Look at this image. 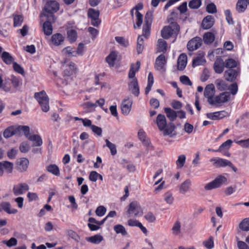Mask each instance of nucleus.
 Instances as JSON below:
<instances>
[{
  "label": "nucleus",
  "instance_id": "8fccbe9b",
  "mask_svg": "<svg viewBox=\"0 0 249 249\" xmlns=\"http://www.w3.org/2000/svg\"><path fill=\"white\" fill-rule=\"evenodd\" d=\"M140 62L139 61H137V66H136V70H133V67H131L130 71L128 73V77L133 79V78H136L135 74L137 71H138L140 67Z\"/></svg>",
  "mask_w": 249,
  "mask_h": 249
},
{
  "label": "nucleus",
  "instance_id": "bf43d9fd",
  "mask_svg": "<svg viewBox=\"0 0 249 249\" xmlns=\"http://www.w3.org/2000/svg\"><path fill=\"white\" fill-rule=\"evenodd\" d=\"M206 11L209 13H216L217 12L216 7L213 3H211L207 5L206 7Z\"/></svg>",
  "mask_w": 249,
  "mask_h": 249
},
{
  "label": "nucleus",
  "instance_id": "a18cd8bd",
  "mask_svg": "<svg viewBox=\"0 0 249 249\" xmlns=\"http://www.w3.org/2000/svg\"><path fill=\"white\" fill-rule=\"evenodd\" d=\"M225 67L229 69H234L237 67V62L232 58H229L226 60Z\"/></svg>",
  "mask_w": 249,
  "mask_h": 249
},
{
  "label": "nucleus",
  "instance_id": "423d86ee",
  "mask_svg": "<svg viewBox=\"0 0 249 249\" xmlns=\"http://www.w3.org/2000/svg\"><path fill=\"white\" fill-rule=\"evenodd\" d=\"M153 20V12L148 11L146 13L144 18V24L142 28V36L148 38L150 34V27Z\"/></svg>",
  "mask_w": 249,
  "mask_h": 249
},
{
  "label": "nucleus",
  "instance_id": "13d9d810",
  "mask_svg": "<svg viewBox=\"0 0 249 249\" xmlns=\"http://www.w3.org/2000/svg\"><path fill=\"white\" fill-rule=\"evenodd\" d=\"M216 120L221 119L229 116V113L225 110L215 112Z\"/></svg>",
  "mask_w": 249,
  "mask_h": 249
},
{
  "label": "nucleus",
  "instance_id": "ea45409f",
  "mask_svg": "<svg viewBox=\"0 0 249 249\" xmlns=\"http://www.w3.org/2000/svg\"><path fill=\"white\" fill-rule=\"evenodd\" d=\"M171 231L172 234L174 235H178L180 233L181 223L179 221H177L175 222Z\"/></svg>",
  "mask_w": 249,
  "mask_h": 249
},
{
  "label": "nucleus",
  "instance_id": "3c124183",
  "mask_svg": "<svg viewBox=\"0 0 249 249\" xmlns=\"http://www.w3.org/2000/svg\"><path fill=\"white\" fill-rule=\"evenodd\" d=\"M186 160V156L184 155H180L178 157L176 161V165L178 168H181L184 164Z\"/></svg>",
  "mask_w": 249,
  "mask_h": 249
},
{
  "label": "nucleus",
  "instance_id": "603ef678",
  "mask_svg": "<svg viewBox=\"0 0 249 249\" xmlns=\"http://www.w3.org/2000/svg\"><path fill=\"white\" fill-rule=\"evenodd\" d=\"M201 4L200 0H192L189 3V7L191 9H197Z\"/></svg>",
  "mask_w": 249,
  "mask_h": 249
},
{
  "label": "nucleus",
  "instance_id": "5701e85b",
  "mask_svg": "<svg viewBox=\"0 0 249 249\" xmlns=\"http://www.w3.org/2000/svg\"><path fill=\"white\" fill-rule=\"evenodd\" d=\"M187 62V55L184 53H181L178 59V69L179 71L183 70L186 66Z\"/></svg>",
  "mask_w": 249,
  "mask_h": 249
},
{
  "label": "nucleus",
  "instance_id": "6e6d98bb",
  "mask_svg": "<svg viewBox=\"0 0 249 249\" xmlns=\"http://www.w3.org/2000/svg\"><path fill=\"white\" fill-rule=\"evenodd\" d=\"M115 40L119 44L124 47H126L129 45L128 41L123 37L116 36L115 37Z\"/></svg>",
  "mask_w": 249,
  "mask_h": 249
},
{
  "label": "nucleus",
  "instance_id": "6ab92c4d",
  "mask_svg": "<svg viewBox=\"0 0 249 249\" xmlns=\"http://www.w3.org/2000/svg\"><path fill=\"white\" fill-rule=\"evenodd\" d=\"M46 21L43 23V30L44 34L47 36L51 35L53 33V27L52 26V22H54L55 20V18H54L53 20L49 19V17H46Z\"/></svg>",
  "mask_w": 249,
  "mask_h": 249
},
{
  "label": "nucleus",
  "instance_id": "f3484780",
  "mask_svg": "<svg viewBox=\"0 0 249 249\" xmlns=\"http://www.w3.org/2000/svg\"><path fill=\"white\" fill-rule=\"evenodd\" d=\"M128 89L135 96L138 97L140 93L139 87L136 78H133L128 84Z\"/></svg>",
  "mask_w": 249,
  "mask_h": 249
},
{
  "label": "nucleus",
  "instance_id": "37998d69",
  "mask_svg": "<svg viewBox=\"0 0 249 249\" xmlns=\"http://www.w3.org/2000/svg\"><path fill=\"white\" fill-rule=\"evenodd\" d=\"M240 229L244 231H249V217L244 219L239 224Z\"/></svg>",
  "mask_w": 249,
  "mask_h": 249
},
{
  "label": "nucleus",
  "instance_id": "1a4fd4ad",
  "mask_svg": "<svg viewBox=\"0 0 249 249\" xmlns=\"http://www.w3.org/2000/svg\"><path fill=\"white\" fill-rule=\"evenodd\" d=\"M100 12L98 10L89 8L88 10V16L91 19V24L95 27H98L101 23L99 17Z\"/></svg>",
  "mask_w": 249,
  "mask_h": 249
},
{
  "label": "nucleus",
  "instance_id": "09e8293b",
  "mask_svg": "<svg viewBox=\"0 0 249 249\" xmlns=\"http://www.w3.org/2000/svg\"><path fill=\"white\" fill-rule=\"evenodd\" d=\"M14 126L7 128L3 132V136L5 138H9L14 135Z\"/></svg>",
  "mask_w": 249,
  "mask_h": 249
},
{
  "label": "nucleus",
  "instance_id": "79ce46f5",
  "mask_svg": "<svg viewBox=\"0 0 249 249\" xmlns=\"http://www.w3.org/2000/svg\"><path fill=\"white\" fill-rule=\"evenodd\" d=\"M113 229L117 234H121L123 236H125L127 234L124 227L121 224L115 225Z\"/></svg>",
  "mask_w": 249,
  "mask_h": 249
},
{
  "label": "nucleus",
  "instance_id": "58836bf2",
  "mask_svg": "<svg viewBox=\"0 0 249 249\" xmlns=\"http://www.w3.org/2000/svg\"><path fill=\"white\" fill-rule=\"evenodd\" d=\"M167 44L165 41L162 39H159L158 41V51L164 53L166 51Z\"/></svg>",
  "mask_w": 249,
  "mask_h": 249
},
{
  "label": "nucleus",
  "instance_id": "c03bdc74",
  "mask_svg": "<svg viewBox=\"0 0 249 249\" xmlns=\"http://www.w3.org/2000/svg\"><path fill=\"white\" fill-rule=\"evenodd\" d=\"M144 49V41L142 36H138L137 39V52L138 54L142 52Z\"/></svg>",
  "mask_w": 249,
  "mask_h": 249
},
{
  "label": "nucleus",
  "instance_id": "cd10ccee",
  "mask_svg": "<svg viewBox=\"0 0 249 249\" xmlns=\"http://www.w3.org/2000/svg\"><path fill=\"white\" fill-rule=\"evenodd\" d=\"M215 33L213 32H208L205 33L203 36L204 42L206 44L212 43L215 39Z\"/></svg>",
  "mask_w": 249,
  "mask_h": 249
},
{
  "label": "nucleus",
  "instance_id": "2eb2a0df",
  "mask_svg": "<svg viewBox=\"0 0 249 249\" xmlns=\"http://www.w3.org/2000/svg\"><path fill=\"white\" fill-rule=\"evenodd\" d=\"M192 183L190 179H187L178 186L179 193L185 195L189 192L191 188Z\"/></svg>",
  "mask_w": 249,
  "mask_h": 249
},
{
  "label": "nucleus",
  "instance_id": "4c0bfd02",
  "mask_svg": "<svg viewBox=\"0 0 249 249\" xmlns=\"http://www.w3.org/2000/svg\"><path fill=\"white\" fill-rule=\"evenodd\" d=\"M46 170L48 172L56 176H58L60 175L59 169L56 164H50L48 165L46 168Z\"/></svg>",
  "mask_w": 249,
  "mask_h": 249
},
{
  "label": "nucleus",
  "instance_id": "e2e57ef3",
  "mask_svg": "<svg viewBox=\"0 0 249 249\" xmlns=\"http://www.w3.org/2000/svg\"><path fill=\"white\" fill-rule=\"evenodd\" d=\"M136 25L138 27H140L143 21V15L141 14L139 11H136Z\"/></svg>",
  "mask_w": 249,
  "mask_h": 249
},
{
  "label": "nucleus",
  "instance_id": "72a5a7b5",
  "mask_svg": "<svg viewBox=\"0 0 249 249\" xmlns=\"http://www.w3.org/2000/svg\"><path fill=\"white\" fill-rule=\"evenodd\" d=\"M103 237L100 234H96L93 236L87 237V241L90 242L94 244H99L103 240Z\"/></svg>",
  "mask_w": 249,
  "mask_h": 249
},
{
  "label": "nucleus",
  "instance_id": "4468645a",
  "mask_svg": "<svg viewBox=\"0 0 249 249\" xmlns=\"http://www.w3.org/2000/svg\"><path fill=\"white\" fill-rule=\"evenodd\" d=\"M167 60L163 54H160L156 59L155 63V69L160 71H165V66Z\"/></svg>",
  "mask_w": 249,
  "mask_h": 249
},
{
  "label": "nucleus",
  "instance_id": "473e14b6",
  "mask_svg": "<svg viewBox=\"0 0 249 249\" xmlns=\"http://www.w3.org/2000/svg\"><path fill=\"white\" fill-rule=\"evenodd\" d=\"M248 1L247 0H238L236 5V9L239 13L243 12L247 8Z\"/></svg>",
  "mask_w": 249,
  "mask_h": 249
},
{
  "label": "nucleus",
  "instance_id": "0eeeda50",
  "mask_svg": "<svg viewBox=\"0 0 249 249\" xmlns=\"http://www.w3.org/2000/svg\"><path fill=\"white\" fill-rule=\"evenodd\" d=\"M226 181L227 178L224 176L220 175L212 181L206 184L204 186V189L206 190H211L220 187Z\"/></svg>",
  "mask_w": 249,
  "mask_h": 249
},
{
  "label": "nucleus",
  "instance_id": "6e6552de",
  "mask_svg": "<svg viewBox=\"0 0 249 249\" xmlns=\"http://www.w3.org/2000/svg\"><path fill=\"white\" fill-rule=\"evenodd\" d=\"M127 213L130 216L133 215L134 216L137 217L142 215V210L139 203L135 201L129 204Z\"/></svg>",
  "mask_w": 249,
  "mask_h": 249
},
{
  "label": "nucleus",
  "instance_id": "4be33fe9",
  "mask_svg": "<svg viewBox=\"0 0 249 249\" xmlns=\"http://www.w3.org/2000/svg\"><path fill=\"white\" fill-rule=\"evenodd\" d=\"M215 89L213 84H211L208 85L205 89L204 95L206 98H208V101L210 103V99L213 98L214 96Z\"/></svg>",
  "mask_w": 249,
  "mask_h": 249
},
{
  "label": "nucleus",
  "instance_id": "aec40b11",
  "mask_svg": "<svg viewBox=\"0 0 249 249\" xmlns=\"http://www.w3.org/2000/svg\"><path fill=\"white\" fill-rule=\"evenodd\" d=\"M29 186L26 183H20L13 187V193L16 195H21L29 190Z\"/></svg>",
  "mask_w": 249,
  "mask_h": 249
},
{
  "label": "nucleus",
  "instance_id": "774afa93",
  "mask_svg": "<svg viewBox=\"0 0 249 249\" xmlns=\"http://www.w3.org/2000/svg\"><path fill=\"white\" fill-rule=\"evenodd\" d=\"M13 69L18 73L23 74L24 73V69L19 65L18 64L17 62H13Z\"/></svg>",
  "mask_w": 249,
  "mask_h": 249
},
{
  "label": "nucleus",
  "instance_id": "f257e3e1",
  "mask_svg": "<svg viewBox=\"0 0 249 249\" xmlns=\"http://www.w3.org/2000/svg\"><path fill=\"white\" fill-rule=\"evenodd\" d=\"M45 3L41 16L49 17V19L53 20L55 16L54 13L59 9V3L54 0H43Z\"/></svg>",
  "mask_w": 249,
  "mask_h": 249
},
{
  "label": "nucleus",
  "instance_id": "20e7f679",
  "mask_svg": "<svg viewBox=\"0 0 249 249\" xmlns=\"http://www.w3.org/2000/svg\"><path fill=\"white\" fill-rule=\"evenodd\" d=\"M231 99V94L229 92H223L219 95L214 96L210 99V104L215 106V107H220L223 104L229 102Z\"/></svg>",
  "mask_w": 249,
  "mask_h": 249
},
{
  "label": "nucleus",
  "instance_id": "69168bd1",
  "mask_svg": "<svg viewBox=\"0 0 249 249\" xmlns=\"http://www.w3.org/2000/svg\"><path fill=\"white\" fill-rule=\"evenodd\" d=\"M106 212V209L103 206L98 207L95 211L96 214L99 216H103Z\"/></svg>",
  "mask_w": 249,
  "mask_h": 249
},
{
  "label": "nucleus",
  "instance_id": "de8ad7c7",
  "mask_svg": "<svg viewBox=\"0 0 249 249\" xmlns=\"http://www.w3.org/2000/svg\"><path fill=\"white\" fill-rule=\"evenodd\" d=\"M23 21V17L22 15L14 16V26L18 27L21 25Z\"/></svg>",
  "mask_w": 249,
  "mask_h": 249
},
{
  "label": "nucleus",
  "instance_id": "dca6fc26",
  "mask_svg": "<svg viewBox=\"0 0 249 249\" xmlns=\"http://www.w3.org/2000/svg\"><path fill=\"white\" fill-rule=\"evenodd\" d=\"M210 161L212 162L213 165L215 167H224L231 165V161L222 158H212Z\"/></svg>",
  "mask_w": 249,
  "mask_h": 249
},
{
  "label": "nucleus",
  "instance_id": "7ed1b4c3",
  "mask_svg": "<svg viewBox=\"0 0 249 249\" xmlns=\"http://www.w3.org/2000/svg\"><path fill=\"white\" fill-rule=\"evenodd\" d=\"M35 98L40 106L42 110L47 112L50 109L49 99L46 92L42 90L35 94Z\"/></svg>",
  "mask_w": 249,
  "mask_h": 249
},
{
  "label": "nucleus",
  "instance_id": "a878e982",
  "mask_svg": "<svg viewBox=\"0 0 249 249\" xmlns=\"http://www.w3.org/2000/svg\"><path fill=\"white\" fill-rule=\"evenodd\" d=\"M64 40V37L60 33L53 34L51 37V42L55 46H59Z\"/></svg>",
  "mask_w": 249,
  "mask_h": 249
},
{
  "label": "nucleus",
  "instance_id": "4d7b16f0",
  "mask_svg": "<svg viewBox=\"0 0 249 249\" xmlns=\"http://www.w3.org/2000/svg\"><path fill=\"white\" fill-rule=\"evenodd\" d=\"M138 137L139 139L146 145H149V142L148 140H146L145 134L144 131L142 129L139 130L138 133Z\"/></svg>",
  "mask_w": 249,
  "mask_h": 249
},
{
  "label": "nucleus",
  "instance_id": "864d4df0",
  "mask_svg": "<svg viewBox=\"0 0 249 249\" xmlns=\"http://www.w3.org/2000/svg\"><path fill=\"white\" fill-rule=\"evenodd\" d=\"M178 18V14L176 12L173 11L167 18L168 22L170 23V25H172L173 23H177L175 21V19Z\"/></svg>",
  "mask_w": 249,
  "mask_h": 249
},
{
  "label": "nucleus",
  "instance_id": "9d476101",
  "mask_svg": "<svg viewBox=\"0 0 249 249\" xmlns=\"http://www.w3.org/2000/svg\"><path fill=\"white\" fill-rule=\"evenodd\" d=\"M240 73V69L239 68L236 69H229L226 71L224 74L225 79L229 82L234 81Z\"/></svg>",
  "mask_w": 249,
  "mask_h": 249
},
{
  "label": "nucleus",
  "instance_id": "f8f14e48",
  "mask_svg": "<svg viewBox=\"0 0 249 249\" xmlns=\"http://www.w3.org/2000/svg\"><path fill=\"white\" fill-rule=\"evenodd\" d=\"M14 169V164L8 161H0V177L3 176L4 172L8 174H12Z\"/></svg>",
  "mask_w": 249,
  "mask_h": 249
},
{
  "label": "nucleus",
  "instance_id": "ddd939ff",
  "mask_svg": "<svg viewBox=\"0 0 249 249\" xmlns=\"http://www.w3.org/2000/svg\"><path fill=\"white\" fill-rule=\"evenodd\" d=\"M202 44V39L199 37H195L187 43V49L189 51H194L198 49Z\"/></svg>",
  "mask_w": 249,
  "mask_h": 249
},
{
  "label": "nucleus",
  "instance_id": "c756f323",
  "mask_svg": "<svg viewBox=\"0 0 249 249\" xmlns=\"http://www.w3.org/2000/svg\"><path fill=\"white\" fill-rule=\"evenodd\" d=\"M205 62L204 53H200L197 56L194 58L192 65L194 67L197 66L202 65H203Z\"/></svg>",
  "mask_w": 249,
  "mask_h": 249
},
{
  "label": "nucleus",
  "instance_id": "2f4dec72",
  "mask_svg": "<svg viewBox=\"0 0 249 249\" xmlns=\"http://www.w3.org/2000/svg\"><path fill=\"white\" fill-rule=\"evenodd\" d=\"M29 140L32 141L34 142L33 146H40L42 144V140L41 137L36 134L32 135L31 137H29Z\"/></svg>",
  "mask_w": 249,
  "mask_h": 249
},
{
  "label": "nucleus",
  "instance_id": "e433bc0d",
  "mask_svg": "<svg viewBox=\"0 0 249 249\" xmlns=\"http://www.w3.org/2000/svg\"><path fill=\"white\" fill-rule=\"evenodd\" d=\"M117 56V54L116 52H111L106 57V61L110 67L114 66Z\"/></svg>",
  "mask_w": 249,
  "mask_h": 249
},
{
  "label": "nucleus",
  "instance_id": "9b49d317",
  "mask_svg": "<svg viewBox=\"0 0 249 249\" xmlns=\"http://www.w3.org/2000/svg\"><path fill=\"white\" fill-rule=\"evenodd\" d=\"M132 99L131 96L127 97L122 102L121 107L122 113L124 115H127L130 110L132 105Z\"/></svg>",
  "mask_w": 249,
  "mask_h": 249
},
{
  "label": "nucleus",
  "instance_id": "412c9836",
  "mask_svg": "<svg viewBox=\"0 0 249 249\" xmlns=\"http://www.w3.org/2000/svg\"><path fill=\"white\" fill-rule=\"evenodd\" d=\"M214 22V20L213 17L208 15L203 19L201 24L202 28L205 30L209 29L213 26Z\"/></svg>",
  "mask_w": 249,
  "mask_h": 249
},
{
  "label": "nucleus",
  "instance_id": "338daca9",
  "mask_svg": "<svg viewBox=\"0 0 249 249\" xmlns=\"http://www.w3.org/2000/svg\"><path fill=\"white\" fill-rule=\"evenodd\" d=\"M22 131V134H23L27 139H29V137H31V135H30V127L27 125H21V128Z\"/></svg>",
  "mask_w": 249,
  "mask_h": 249
},
{
  "label": "nucleus",
  "instance_id": "052dcab7",
  "mask_svg": "<svg viewBox=\"0 0 249 249\" xmlns=\"http://www.w3.org/2000/svg\"><path fill=\"white\" fill-rule=\"evenodd\" d=\"M4 244H5L8 247L15 246L17 244V240L14 237L11 238L9 240H4L2 241Z\"/></svg>",
  "mask_w": 249,
  "mask_h": 249
},
{
  "label": "nucleus",
  "instance_id": "39448f33",
  "mask_svg": "<svg viewBox=\"0 0 249 249\" xmlns=\"http://www.w3.org/2000/svg\"><path fill=\"white\" fill-rule=\"evenodd\" d=\"M179 31V26L177 23L163 27L161 31V35L164 39H168L173 36H177Z\"/></svg>",
  "mask_w": 249,
  "mask_h": 249
},
{
  "label": "nucleus",
  "instance_id": "c9c22d12",
  "mask_svg": "<svg viewBox=\"0 0 249 249\" xmlns=\"http://www.w3.org/2000/svg\"><path fill=\"white\" fill-rule=\"evenodd\" d=\"M232 143V141L231 140H228L224 142H223L219 147V148L216 150H214V152H222L224 150H227L230 149Z\"/></svg>",
  "mask_w": 249,
  "mask_h": 249
},
{
  "label": "nucleus",
  "instance_id": "a211bd4d",
  "mask_svg": "<svg viewBox=\"0 0 249 249\" xmlns=\"http://www.w3.org/2000/svg\"><path fill=\"white\" fill-rule=\"evenodd\" d=\"M29 160L25 158H20L17 161V169L20 172H23L27 170Z\"/></svg>",
  "mask_w": 249,
  "mask_h": 249
},
{
  "label": "nucleus",
  "instance_id": "680f3d73",
  "mask_svg": "<svg viewBox=\"0 0 249 249\" xmlns=\"http://www.w3.org/2000/svg\"><path fill=\"white\" fill-rule=\"evenodd\" d=\"M123 166L126 168L129 172H134L135 171V166L131 163L127 162L125 160H123Z\"/></svg>",
  "mask_w": 249,
  "mask_h": 249
},
{
  "label": "nucleus",
  "instance_id": "a19ab883",
  "mask_svg": "<svg viewBox=\"0 0 249 249\" xmlns=\"http://www.w3.org/2000/svg\"><path fill=\"white\" fill-rule=\"evenodd\" d=\"M77 32L73 29H70L67 31V38L71 42H74L77 38Z\"/></svg>",
  "mask_w": 249,
  "mask_h": 249
},
{
  "label": "nucleus",
  "instance_id": "f704fd0d",
  "mask_svg": "<svg viewBox=\"0 0 249 249\" xmlns=\"http://www.w3.org/2000/svg\"><path fill=\"white\" fill-rule=\"evenodd\" d=\"M1 59L4 63L7 65H10L14 62V58L9 53L7 52H3L2 53Z\"/></svg>",
  "mask_w": 249,
  "mask_h": 249
},
{
  "label": "nucleus",
  "instance_id": "49530a36",
  "mask_svg": "<svg viewBox=\"0 0 249 249\" xmlns=\"http://www.w3.org/2000/svg\"><path fill=\"white\" fill-rule=\"evenodd\" d=\"M107 146L110 150V153L112 155H115L117 153L116 146L115 144L111 143L107 139L105 140Z\"/></svg>",
  "mask_w": 249,
  "mask_h": 249
},
{
  "label": "nucleus",
  "instance_id": "f03ea898",
  "mask_svg": "<svg viewBox=\"0 0 249 249\" xmlns=\"http://www.w3.org/2000/svg\"><path fill=\"white\" fill-rule=\"evenodd\" d=\"M156 123L159 130L163 131L165 136L172 134L175 129V125L172 123L167 124L166 117L163 114H160L157 116Z\"/></svg>",
  "mask_w": 249,
  "mask_h": 249
},
{
  "label": "nucleus",
  "instance_id": "b1692460",
  "mask_svg": "<svg viewBox=\"0 0 249 249\" xmlns=\"http://www.w3.org/2000/svg\"><path fill=\"white\" fill-rule=\"evenodd\" d=\"M3 210L9 214H15L18 212L17 209H11V205L8 202H2L0 204V212Z\"/></svg>",
  "mask_w": 249,
  "mask_h": 249
},
{
  "label": "nucleus",
  "instance_id": "0e129e2a",
  "mask_svg": "<svg viewBox=\"0 0 249 249\" xmlns=\"http://www.w3.org/2000/svg\"><path fill=\"white\" fill-rule=\"evenodd\" d=\"M164 199L168 204H172L174 201V198L172 193L170 192H167L166 194H165Z\"/></svg>",
  "mask_w": 249,
  "mask_h": 249
},
{
  "label": "nucleus",
  "instance_id": "393cba45",
  "mask_svg": "<svg viewBox=\"0 0 249 249\" xmlns=\"http://www.w3.org/2000/svg\"><path fill=\"white\" fill-rule=\"evenodd\" d=\"M225 67V63L221 58H217L214 63L213 69L217 73H221Z\"/></svg>",
  "mask_w": 249,
  "mask_h": 249
},
{
  "label": "nucleus",
  "instance_id": "7c9ffc66",
  "mask_svg": "<svg viewBox=\"0 0 249 249\" xmlns=\"http://www.w3.org/2000/svg\"><path fill=\"white\" fill-rule=\"evenodd\" d=\"M214 83L217 89L220 91L226 90L229 89L228 84L222 79H216Z\"/></svg>",
  "mask_w": 249,
  "mask_h": 249
},
{
  "label": "nucleus",
  "instance_id": "5fc2aeb1",
  "mask_svg": "<svg viewBox=\"0 0 249 249\" xmlns=\"http://www.w3.org/2000/svg\"><path fill=\"white\" fill-rule=\"evenodd\" d=\"M19 150L22 153H27L30 149V146L27 142H22L19 146Z\"/></svg>",
  "mask_w": 249,
  "mask_h": 249
},
{
  "label": "nucleus",
  "instance_id": "bb28decb",
  "mask_svg": "<svg viewBox=\"0 0 249 249\" xmlns=\"http://www.w3.org/2000/svg\"><path fill=\"white\" fill-rule=\"evenodd\" d=\"M65 67L64 71V75L65 76H70L75 72L76 68L74 63L70 62L69 64H66Z\"/></svg>",
  "mask_w": 249,
  "mask_h": 249
},
{
  "label": "nucleus",
  "instance_id": "c85d7f7f",
  "mask_svg": "<svg viewBox=\"0 0 249 249\" xmlns=\"http://www.w3.org/2000/svg\"><path fill=\"white\" fill-rule=\"evenodd\" d=\"M164 110L167 117L171 122H173L176 119L177 117V111L173 110L170 107H165L164 108Z\"/></svg>",
  "mask_w": 249,
  "mask_h": 249
}]
</instances>
